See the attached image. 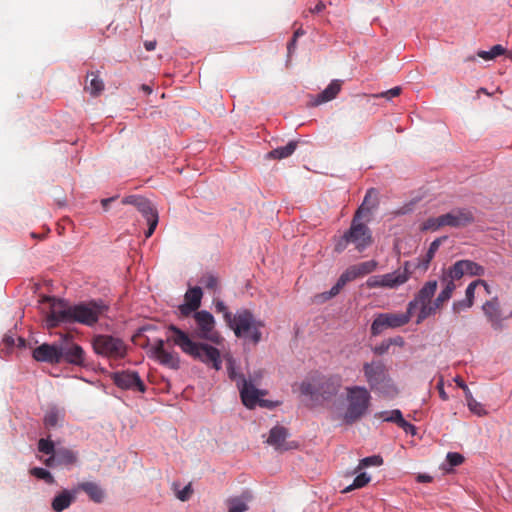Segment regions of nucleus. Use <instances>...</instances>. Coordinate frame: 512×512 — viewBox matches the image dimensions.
Listing matches in <instances>:
<instances>
[{"label": "nucleus", "mask_w": 512, "mask_h": 512, "mask_svg": "<svg viewBox=\"0 0 512 512\" xmlns=\"http://www.w3.org/2000/svg\"><path fill=\"white\" fill-rule=\"evenodd\" d=\"M389 347H390V343L388 342V340L383 341L382 343H380L379 345H377L373 348V352L377 355H383L388 352Z\"/></svg>", "instance_id": "13d9d810"}, {"label": "nucleus", "mask_w": 512, "mask_h": 512, "mask_svg": "<svg viewBox=\"0 0 512 512\" xmlns=\"http://www.w3.org/2000/svg\"><path fill=\"white\" fill-rule=\"evenodd\" d=\"M441 220L444 227L463 228L474 222V215L468 208H455L441 215Z\"/></svg>", "instance_id": "4468645a"}, {"label": "nucleus", "mask_w": 512, "mask_h": 512, "mask_svg": "<svg viewBox=\"0 0 512 512\" xmlns=\"http://www.w3.org/2000/svg\"><path fill=\"white\" fill-rule=\"evenodd\" d=\"M437 389L439 391L440 398L442 400H444V401L448 400V395H447V393L444 390V383H443V379L442 378L437 383Z\"/></svg>", "instance_id": "052dcab7"}, {"label": "nucleus", "mask_w": 512, "mask_h": 512, "mask_svg": "<svg viewBox=\"0 0 512 512\" xmlns=\"http://www.w3.org/2000/svg\"><path fill=\"white\" fill-rule=\"evenodd\" d=\"M296 147H297V142L290 141L287 145H285L283 147H278V148L270 151L267 154V158L278 159V160L287 158L294 153V151L296 150Z\"/></svg>", "instance_id": "cd10ccee"}, {"label": "nucleus", "mask_w": 512, "mask_h": 512, "mask_svg": "<svg viewBox=\"0 0 512 512\" xmlns=\"http://www.w3.org/2000/svg\"><path fill=\"white\" fill-rule=\"evenodd\" d=\"M376 206H377L376 193H374L373 190H369L366 193L364 200L358 209H362L364 207V218H365L371 214L372 210Z\"/></svg>", "instance_id": "473e14b6"}, {"label": "nucleus", "mask_w": 512, "mask_h": 512, "mask_svg": "<svg viewBox=\"0 0 512 512\" xmlns=\"http://www.w3.org/2000/svg\"><path fill=\"white\" fill-rule=\"evenodd\" d=\"M398 426L402 428L406 433H409L411 435L416 434V428L411 423L407 422L404 418L400 420L398 423Z\"/></svg>", "instance_id": "4d7b16f0"}, {"label": "nucleus", "mask_w": 512, "mask_h": 512, "mask_svg": "<svg viewBox=\"0 0 512 512\" xmlns=\"http://www.w3.org/2000/svg\"><path fill=\"white\" fill-rule=\"evenodd\" d=\"M288 437V430L283 426H275L270 430L267 443L273 446L276 450L286 451L296 447L294 443L286 442Z\"/></svg>", "instance_id": "6ab92c4d"}, {"label": "nucleus", "mask_w": 512, "mask_h": 512, "mask_svg": "<svg viewBox=\"0 0 512 512\" xmlns=\"http://www.w3.org/2000/svg\"><path fill=\"white\" fill-rule=\"evenodd\" d=\"M122 204L135 206L143 217L146 218L148 229L145 232V237H151L159 222L158 211L152 203L142 196L130 195L122 199Z\"/></svg>", "instance_id": "9d476101"}, {"label": "nucleus", "mask_w": 512, "mask_h": 512, "mask_svg": "<svg viewBox=\"0 0 512 512\" xmlns=\"http://www.w3.org/2000/svg\"><path fill=\"white\" fill-rule=\"evenodd\" d=\"M153 357L163 366L173 370L180 368V356L175 351L165 349V341L157 339L151 347Z\"/></svg>", "instance_id": "ddd939ff"}, {"label": "nucleus", "mask_w": 512, "mask_h": 512, "mask_svg": "<svg viewBox=\"0 0 512 512\" xmlns=\"http://www.w3.org/2000/svg\"><path fill=\"white\" fill-rule=\"evenodd\" d=\"M383 463V459L379 455H373L362 459L357 469H363L369 466H380Z\"/></svg>", "instance_id": "79ce46f5"}, {"label": "nucleus", "mask_w": 512, "mask_h": 512, "mask_svg": "<svg viewBox=\"0 0 512 512\" xmlns=\"http://www.w3.org/2000/svg\"><path fill=\"white\" fill-rule=\"evenodd\" d=\"M32 355L38 362H46L49 364L60 363L58 342L53 344L43 343L33 350Z\"/></svg>", "instance_id": "f3484780"}, {"label": "nucleus", "mask_w": 512, "mask_h": 512, "mask_svg": "<svg viewBox=\"0 0 512 512\" xmlns=\"http://www.w3.org/2000/svg\"><path fill=\"white\" fill-rule=\"evenodd\" d=\"M420 311L417 315L416 323L420 324L422 321H424L429 316L436 313V311L439 309L436 307L434 302L432 303H419Z\"/></svg>", "instance_id": "72a5a7b5"}, {"label": "nucleus", "mask_w": 512, "mask_h": 512, "mask_svg": "<svg viewBox=\"0 0 512 512\" xmlns=\"http://www.w3.org/2000/svg\"><path fill=\"white\" fill-rule=\"evenodd\" d=\"M75 489H77V493L79 491L85 492L89 499L95 503H102L105 498L104 490L95 482L86 481L79 483Z\"/></svg>", "instance_id": "4be33fe9"}, {"label": "nucleus", "mask_w": 512, "mask_h": 512, "mask_svg": "<svg viewBox=\"0 0 512 512\" xmlns=\"http://www.w3.org/2000/svg\"><path fill=\"white\" fill-rule=\"evenodd\" d=\"M30 474L38 479L44 480L47 484L55 483V478L53 475L44 468L34 467L30 469Z\"/></svg>", "instance_id": "e433bc0d"}, {"label": "nucleus", "mask_w": 512, "mask_h": 512, "mask_svg": "<svg viewBox=\"0 0 512 512\" xmlns=\"http://www.w3.org/2000/svg\"><path fill=\"white\" fill-rule=\"evenodd\" d=\"M381 275L371 276L366 281V286L370 289L373 288H384L383 282L381 280Z\"/></svg>", "instance_id": "3c124183"}, {"label": "nucleus", "mask_w": 512, "mask_h": 512, "mask_svg": "<svg viewBox=\"0 0 512 512\" xmlns=\"http://www.w3.org/2000/svg\"><path fill=\"white\" fill-rule=\"evenodd\" d=\"M91 76V80L85 86V90L88 91L92 96L96 97L102 93L104 90V82L102 79L98 77L97 74L91 72L87 75V77Z\"/></svg>", "instance_id": "7c9ffc66"}, {"label": "nucleus", "mask_w": 512, "mask_h": 512, "mask_svg": "<svg viewBox=\"0 0 512 512\" xmlns=\"http://www.w3.org/2000/svg\"><path fill=\"white\" fill-rule=\"evenodd\" d=\"M437 285L436 280L427 281L415 295V298L408 303L407 307L409 310L414 313V310L418 307L419 303H432L431 298L437 290Z\"/></svg>", "instance_id": "aec40b11"}, {"label": "nucleus", "mask_w": 512, "mask_h": 512, "mask_svg": "<svg viewBox=\"0 0 512 512\" xmlns=\"http://www.w3.org/2000/svg\"><path fill=\"white\" fill-rule=\"evenodd\" d=\"M444 227L443 221L441 220V215L438 217H430L426 221L423 222L421 226L422 231H437L440 228Z\"/></svg>", "instance_id": "ea45409f"}, {"label": "nucleus", "mask_w": 512, "mask_h": 512, "mask_svg": "<svg viewBox=\"0 0 512 512\" xmlns=\"http://www.w3.org/2000/svg\"><path fill=\"white\" fill-rule=\"evenodd\" d=\"M227 326L234 332L238 338H248L253 344L261 341L262 333L260 328L263 323L256 320L248 309L238 310L232 317Z\"/></svg>", "instance_id": "20e7f679"}, {"label": "nucleus", "mask_w": 512, "mask_h": 512, "mask_svg": "<svg viewBox=\"0 0 512 512\" xmlns=\"http://www.w3.org/2000/svg\"><path fill=\"white\" fill-rule=\"evenodd\" d=\"M38 450L46 455L53 454L56 452L55 445L52 440L41 438L38 441Z\"/></svg>", "instance_id": "c03bdc74"}, {"label": "nucleus", "mask_w": 512, "mask_h": 512, "mask_svg": "<svg viewBox=\"0 0 512 512\" xmlns=\"http://www.w3.org/2000/svg\"><path fill=\"white\" fill-rule=\"evenodd\" d=\"M477 288V284L475 281L471 282L467 288H466V291H465V299L467 301H471L472 304L474 303V296H475V290Z\"/></svg>", "instance_id": "6e6d98bb"}, {"label": "nucleus", "mask_w": 512, "mask_h": 512, "mask_svg": "<svg viewBox=\"0 0 512 512\" xmlns=\"http://www.w3.org/2000/svg\"><path fill=\"white\" fill-rule=\"evenodd\" d=\"M192 493H193L192 485H191V483H189L182 490L178 491L176 493V496L179 500L185 502L190 499Z\"/></svg>", "instance_id": "8fccbe9b"}, {"label": "nucleus", "mask_w": 512, "mask_h": 512, "mask_svg": "<svg viewBox=\"0 0 512 512\" xmlns=\"http://www.w3.org/2000/svg\"><path fill=\"white\" fill-rule=\"evenodd\" d=\"M396 272L399 273L400 275H405L408 281L411 276L410 262H404L402 269L396 270Z\"/></svg>", "instance_id": "bf43d9fd"}, {"label": "nucleus", "mask_w": 512, "mask_h": 512, "mask_svg": "<svg viewBox=\"0 0 512 512\" xmlns=\"http://www.w3.org/2000/svg\"><path fill=\"white\" fill-rule=\"evenodd\" d=\"M251 499V496L246 493L240 497H232L227 499L226 504L228 506V512H246L248 510L247 502Z\"/></svg>", "instance_id": "b1692460"}, {"label": "nucleus", "mask_w": 512, "mask_h": 512, "mask_svg": "<svg viewBox=\"0 0 512 512\" xmlns=\"http://www.w3.org/2000/svg\"><path fill=\"white\" fill-rule=\"evenodd\" d=\"M60 363L66 362L75 366L85 365V351L74 342L73 337L69 334L64 335L58 342Z\"/></svg>", "instance_id": "9b49d317"}, {"label": "nucleus", "mask_w": 512, "mask_h": 512, "mask_svg": "<svg viewBox=\"0 0 512 512\" xmlns=\"http://www.w3.org/2000/svg\"><path fill=\"white\" fill-rule=\"evenodd\" d=\"M401 87H393L385 92H382L381 94L377 95V97H382V98H386V99H391V98H394V97H397L401 94Z\"/></svg>", "instance_id": "864d4df0"}, {"label": "nucleus", "mask_w": 512, "mask_h": 512, "mask_svg": "<svg viewBox=\"0 0 512 512\" xmlns=\"http://www.w3.org/2000/svg\"><path fill=\"white\" fill-rule=\"evenodd\" d=\"M343 285L337 280L336 284L326 293H324L325 299H330L332 297H335L340 293V291L343 289Z\"/></svg>", "instance_id": "5fc2aeb1"}, {"label": "nucleus", "mask_w": 512, "mask_h": 512, "mask_svg": "<svg viewBox=\"0 0 512 512\" xmlns=\"http://www.w3.org/2000/svg\"><path fill=\"white\" fill-rule=\"evenodd\" d=\"M50 302V311L46 318L49 328H55L60 323H80L92 326L98 322L100 316L107 310L101 301L82 302L70 305L67 301L54 297H45Z\"/></svg>", "instance_id": "f03ea898"}, {"label": "nucleus", "mask_w": 512, "mask_h": 512, "mask_svg": "<svg viewBox=\"0 0 512 512\" xmlns=\"http://www.w3.org/2000/svg\"><path fill=\"white\" fill-rule=\"evenodd\" d=\"M62 419V415L56 409L49 410L44 417V424L47 428L56 427L59 421Z\"/></svg>", "instance_id": "4c0bfd02"}, {"label": "nucleus", "mask_w": 512, "mask_h": 512, "mask_svg": "<svg viewBox=\"0 0 512 512\" xmlns=\"http://www.w3.org/2000/svg\"><path fill=\"white\" fill-rule=\"evenodd\" d=\"M475 282L477 284V287L482 286L484 288L486 294H488V295L491 294V287L485 280L477 279V280H475Z\"/></svg>", "instance_id": "69168bd1"}, {"label": "nucleus", "mask_w": 512, "mask_h": 512, "mask_svg": "<svg viewBox=\"0 0 512 512\" xmlns=\"http://www.w3.org/2000/svg\"><path fill=\"white\" fill-rule=\"evenodd\" d=\"M92 345L96 354L115 360L124 358L127 353L124 341L111 335L95 336Z\"/></svg>", "instance_id": "6e6552de"}, {"label": "nucleus", "mask_w": 512, "mask_h": 512, "mask_svg": "<svg viewBox=\"0 0 512 512\" xmlns=\"http://www.w3.org/2000/svg\"><path fill=\"white\" fill-rule=\"evenodd\" d=\"M341 81L333 80L327 88L318 95L316 104H321L334 99L341 90Z\"/></svg>", "instance_id": "a878e982"}, {"label": "nucleus", "mask_w": 512, "mask_h": 512, "mask_svg": "<svg viewBox=\"0 0 512 512\" xmlns=\"http://www.w3.org/2000/svg\"><path fill=\"white\" fill-rule=\"evenodd\" d=\"M464 270L467 275L470 276H483L485 274V268L472 261V260H463Z\"/></svg>", "instance_id": "c9c22d12"}, {"label": "nucleus", "mask_w": 512, "mask_h": 512, "mask_svg": "<svg viewBox=\"0 0 512 512\" xmlns=\"http://www.w3.org/2000/svg\"><path fill=\"white\" fill-rule=\"evenodd\" d=\"M363 372L369 387L376 391H388L393 383L385 364L380 360H373L363 364Z\"/></svg>", "instance_id": "0eeeda50"}, {"label": "nucleus", "mask_w": 512, "mask_h": 512, "mask_svg": "<svg viewBox=\"0 0 512 512\" xmlns=\"http://www.w3.org/2000/svg\"><path fill=\"white\" fill-rule=\"evenodd\" d=\"M346 394L348 405L343 419L345 423L353 424L366 414L371 396L368 390L362 386L347 387Z\"/></svg>", "instance_id": "39448f33"}, {"label": "nucleus", "mask_w": 512, "mask_h": 512, "mask_svg": "<svg viewBox=\"0 0 512 512\" xmlns=\"http://www.w3.org/2000/svg\"><path fill=\"white\" fill-rule=\"evenodd\" d=\"M325 9V4L322 1H319L314 8L309 10L310 13H320Z\"/></svg>", "instance_id": "774afa93"}, {"label": "nucleus", "mask_w": 512, "mask_h": 512, "mask_svg": "<svg viewBox=\"0 0 512 512\" xmlns=\"http://www.w3.org/2000/svg\"><path fill=\"white\" fill-rule=\"evenodd\" d=\"M441 244V238L435 239L429 246V249L426 255L419 260L418 267L423 271H426L430 265L431 260L434 258L435 253L437 252L439 246Z\"/></svg>", "instance_id": "c756f323"}, {"label": "nucleus", "mask_w": 512, "mask_h": 512, "mask_svg": "<svg viewBox=\"0 0 512 512\" xmlns=\"http://www.w3.org/2000/svg\"><path fill=\"white\" fill-rule=\"evenodd\" d=\"M413 313L407 307L406 312H388L379 313L375 316L371 324V334L373 336L380 335L385 329H396L408 324Z\"/></svg>", "instance_id": "1a4fd4ad"}, {"label": "nucleus", "mask_w": 512, "mask_h": 512, "mask_svg": "<svg viewBox=\"0 0 512 512\" xmlns=\"http://www.w3.org/2000/svg\"><path fill=\"white\" fill-rule=\"evenodd\" d=\"M196 323L194 336L180 329L176 325H169L167 328V342L180 348V350L207 366H211L216 371L222 368L221 352L218 348L211 345H221L224 338L216 330V321L214 316L206 311H196L193 314Z\"/></svg>", "instance_id": "f257e3e1"}, {"label": "nucleus", "mask_w": 512, "mask_h": 512, "mask_svg": "<svg viewBox=\"0 0 512 512\" xmlns=\"http://www.w3.org/2000/svg\"><path fill=\"white\" fill-rule=\"evenodd\" d=\"M114 383L121 389L137 390L145 392L146 386L141 380L139 374L134 371L115 372L112 375Z\"/></svg>", "instance_id": "dca6fc26"}, {"label": "nucleus", "mask_w": 512, "mask_h": 512, "mask_svg": "<svg viewBox=\"0 0 512 512\" xmlns=\"http://www.w3.org/2000/svg\"><path fill=\"white\" fill-rule=\"evenodd\" d=\"M388 342L390 343V346L391 345H398V346L404 345V339L401 336L390 338V339H388Z\"/></svg>", "instance_id": "338daca9"}, {"label": "nucleus", "mask_w": 512, "mask_h": 512, "mask_svg": "<svg viewBox=\"0 0 512 512\" xmlns=\"http://www.w3.org/2000/svg\"><path fill=\"white\" fill-rule=\"evenodd\" d=\"M200 282L207 288L213 292L217 291L219 288L218 278L212 274L203 275Z\"/></svg>", "instance_id": "a19ab883"}, {"label": "nucleus", "mask_w": 512, "mask_h": 512, "mask_svg": "<svg viewBox=\"0 0 512 512\" xmlns=\"http://www.w3.org/2000/svg\"><path fill=\"white\" fill-rule=\"evenodd\" d=\"M226 368L228 377L230 380L236 383L237 387L241 386L244 382L247 381L243 374H240L236 371V362L230 356L226 358Z\"/></svg>", "instance_id": "c85d7f7f"}, {"label": "nucleus", "mask_w": 512, "mask_h": 512, "mask_svg": "<svg viewBox=\"0 0 512 512\" xmlns=\"http://www.w3.org/2000/svg\"><path fill=\"white\" fill-rule=\"evenodd\" d=\"M442 280L445 282V287L433 301L439 309L451 298L454 290L456 289V285L455 283H452V280H447L446 277H443Z\"/></svg>", "instance_id": "bb28decb"}, {"label": "nucleus", "mask_w": 512, "mask_h": 512, "mask_svg": "<svg viewBox=\"0 0 512 512\" xmlns=\"http://www.w3.org/2000/svg\"><path fill=\"white\" fill-rule=\"evenodd\" d=\"M203 293L198 286L190 288L184 296L185 302L179 306V311L183 317H188L192 312H196L201 305Z\"/></svg>", "instance_id": "a211bd4d"}, {"label": "nucleus", "mask_w": 512, "mask_h": 512, "mask_svg": "<svg viewBox=\"0 0 512 512\" xmlns=\"http://www.w3.org/2000/svg\"><path fill=\"white\" fill-rule=\"evenodd\" d=\"M469 410L476 414L477 416H484L487 414V411L483 407L481 403H479L476 399H471L467 402Z\"/></svg>", "instance_id": "de8ad7c7"}, {"label": "nucleus", "mask_w": 512, "mask_h": 512, "mask_svg": "<svg viewBox=\"0 0 512 512\" xmlns=\"http://www.w3.org/2000/svg\"><path fill=\"white\" fill-rule=\"evenodd\" d=\"M447 461L450 464V466H459L464 462V457L456 452H449L447 454Z\"/></svg>", "instance_id": "09e8293b"}, {"label": "nucleus", "mask_w": 512, "mask_h": 512, "mask_svg": "<svg viewBox=\"0 0 512 512\" xmlns=\"http://www.w3.org/2000/svg\"><path fill=\"white\" fill-rule=\"evenodd\" d=\"M238 389L240 392L241 400L247 408L252 409L256 405H259L261 407L272 406L271 402L260 399V396L266 395V392L257 389L255 385L252 383L251 379L244 382L241 386L238 387Z\"/></svg>", "instance_id": "f8f14e48"}, {"label": "nucleus", "mask_w": 512, "mask_h": 512, "mask_svg": "<svg viewBox=\"0 0 512 512\" xmlns=\"http://www.w3.org/2000/svg\"><path fill=\"white\" fill-rule=\"evenodd\" d=\"M296 43H297V39H294L292 38L289 42H288V45H287V52H288V58L291 57L292 53L295 51L296 49Z\"/></svg>", "instance_id": "0e129e2a"}, {"label": "nucleus", "mask_w": 512, "mask_h": 512, "mask_svg": "<svg viewBox=\"0 0 512 512\" xmlns=\"http://www.w3.org/2000/svg\"><path fill=\"white\" fill-rule=\"evenodd\" d=\"M214 305H215V310L217 313H222L223 314V319L225 321V323H230L231 322V317L234 315L232 314L227 306L225 305V303L222 301V300H214Z\"/></svg>", "instance_id": "37998d69"}, {"label": "nucleus", "mask_w": 512, "mask_h": 512, "mask_svg": "<svg viewBox=\"0 0 512 512\" xmlns=\"http://www.w3.org/2000/svg\"><path fill=\"white\" fill-rule=\"evenodd\" d=\"M363 219L364 207L357 209L350 228L336 242V252H343L349 244H353L359 252H362L372 244L373 238L371 230L362 222Z\"/></svg>", "instance_id": "7ed1b4c3"}, {"label": "nucleus", "mask_w": 512, "mask_h": 512, "mask_svg": "<svg viewBox=\"0 0 512 512\" xmlns=\"http://www.w3.org/2000/svg\"><path fill=\"white\" fill-rule=\"evenodd\" d=\"M465 274L463 260H459L444 272L443 277H446L447 280H452V283H454L455 280L461 279Z\"/></svg>", "instance_id": "2f4dec72"}, {"label": "nucleus", "mask_w": 512, "mask_h": 512, "mask_svg": "<svg viewBox=\"0 0 512 512\" xmlns=\"http://www.w3.org/2000/svg\"><path fill=\"white\" fill-rule=\"evenodd\" d=\"M380 417L383 418L384 421L393 422L398 425L401 419H403L402 413L400 410L395 409L391 412H381Z\"/></svg>", "instance_id": "49530a36"}, {"label": "nucleus", "mask_w": 512, "mask_h": 512, "mask_svg": "<svg viewBox=\"0 0 512 512\" xmlns=\"http://www.w3.org/2000/svg\"><path fill=\"white\" fill-rule=\"evenodd\" d=\"M356 278H358V275L355 271V268L354 266H350L349 268H347L342 274L341 276L339 277L338 281L343 285L345 286L348 282H351L353 280H355Z\"/></svg>", "instance_id": "a18cd8bd"}, {"label": "nucleus", "mask_w": 512, "mask_h": 512, "mask_svg": "<svg viewBox=\"0 0 512 512\" xmlns=\"http://www.w3.org/2000/svg\"><path fill=\"white\" fill-rule=\"evenodd\" d=\"M385 289H395L407 282L405 275H400L396 271L381 275Z\"/></svg>", "instance_id": "393cba45"}, {"label": "nucleus", "mask_w": 512, "mask_h": 512, "mask_svg": "<svg viewBox=\"0 0 512 512\" xmlns=\"http://www.w3.org/2000/svg\"><path fill=\"white\" fill-rule=\"evenodd\" d=\"M57 465L70 467L78 463V452L67 447H59L56 450Z\"/></svg>", "instance_id": "5701e85b"}, {"label": "nucleus", "mask_w": 512, "mask_h": 512, "mask_svg": "<svg viewBox=\"0 0 512 512\" xmlns=\"http://www.w3.org/2000/svg\"><path fill=\"white\" fill-rule=\"evenodd\" d=\"M353 266L358 277H362L374 272L378 267V262L376 260H369Z\"/></svg>", "instance_id": "f704fd0d"}, {"label": "nucleus", "mask_w": 512, "mask_h": 512, "mask_svg": "<svg viewBox=\"0 0 512 512\" xmlns=\"http://www.w3.org/2000/svg\"><path fill=\"white\" fill-rule=\"evenodd\" d=\"M472 305L473 304L471 301H467L466 299H464L454 302L452 308L455 313H460L461 311L470 308Z\"/></svg>", "instance_id": "603ef678"}, {"label": "nucleus", "mask_w": 512, "mask_h": 512, "mask_svg": "<svg viewBox=\"0 0 512 512\" xmlns=\"http://www.w3.org/2000/svg\"><path fill=\"white\" fill-rule=\"evenodd\" d=\"M44 464L47 467H54L55 465H57V455H56V453L49 454V457L44 460Z\"/></svg>", "instance_id": "e2e57ef3"}, {"label": "nucleus", "mask_w": 512, "mask_h": 512, "mask_svg": "<svg viewBox=\"0 0 512 512\" xmlns=\"http://www.w3.org/2000/svg\"><path fill=\"white\" fill-rule=\"evenodd\" d=\"M482 311L494 330L500 331L503 329V322L507 319V317L503 316L498 297H493L492 299L486 301L482 305Z\"/></svg>", "instance_id": "2eb2a0df"}, {"label": "nucleus", "mask_w": 512, "mask_h": 512, "mask_svg": "<svg viewBox=\"0 0 512 512\" xmlns=\"http://www.w3.org/2000/svg\"><path fill=\"white\" fill-rule=\"evenodd\" d=\"M490 52H491V55L493 56V58L499 56V55H502L505 53V49L502 45H495L493 46L491 49H490Z\"/></svg>", "instance_id": "680f3d73"}, {"label": "nucleus", "mask_w": 512, "mask_h": 512, "mask_svg": "<svg viewBox=\"0 0 512 512\" xmlns=\"http://www.w3.org/2000/svg\"><path fill=\"white\" fill-rule=\"evenodd\" d=\"M341 386L342 379L340 376L321 377L303 381L300 385V392L314 399L321 397L328 400L339 392Z\"/></svg>", "instance_id": "423d86ee"}, {"label": "nucleus", "mask_w": 512, "mask_h": 512, "mask_svg": "<svg viewBox=\"0 0 512 512\" xmlns=\"http://www.w3.org/2000/svg\"><path fill=\"white\" fill-rule=\"evenodd\" d=\"M77 489H63L55 495L51 501V508L54 512H62L68 509L75 502Z\"/></svg>", "instance_id": "412c9836"}, {"label": "nucleus", "mask_w": 512, "mask_h": 512, "mask_svg": "<svg viewBox=\"0 0 512 512\" xmlns=\"http://www.w3.org/2000/svg\"><path fill=\"white\" fill-rule=\"evenodd\" d=\"M370 481V476H368L366 473H360L356 476L353 483L349 486H347L343 492L347 493L352 491L353 489H359L367 485Z\"/></svg>", "instance_id": "58836bf2"}]
</instances>
